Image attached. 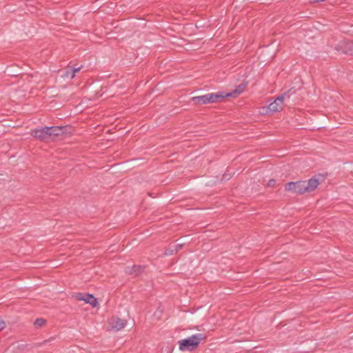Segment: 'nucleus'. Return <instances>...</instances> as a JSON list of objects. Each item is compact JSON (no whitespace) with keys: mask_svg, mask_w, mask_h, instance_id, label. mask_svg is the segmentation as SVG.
Wrapping results in <instances>:
<instances>
[{"mask_svg":"<svg viewBox=\"0 0 353 353\" xmlns=\"http://www.w3.org/2000/svg\"><path fill=\"white\" fill-rule=\"evenodd\" d=\"M319 184V180L315 178H311L308 181H291L285 185V190L303 194L313 191Z\"/></svg>","mask_w":353,"mask_h":353,"instance_id":"f257e3e1","label":"nucleus"},{"mask_svg":"<svg viewBox=\"0 0 353 353\" xmlns=\"http://www.w3.org/2000/svg\"><path fill=\"white\" fill-rule=\"evenodd\" d=\"M226 98V94H223V91L217 92L208 93L204 95L193 97L191 98L194 104L197 105H206L209 103H217L222 102Z\"/></svg>","mask_w":353,"mask_h":353,"instance_id":"f03ea898","label":"nucleus"},{"mask_svg":"<svg viewBox=\"0 0 353 353\" xmlns=\"http://www.w3.org/2000/svg\"><path fill=\"white\" fill-rule=\"evenodd\" d=\"M206 336L204 334L199 333L193 334L191 336L180 340L179 341V347L181 351L192 352L197 349L200 343L205 339Z\"/></svg>","mask_w":353,"mask_h":353,"instance_id":"7ed1b4c3","label":"nucleus"},{"mask_svg":"<svg viewBox=\"0 0 353 353\" xmlns=\"http://www.w3.org/2000/svg\"><path fill=\"white\" fill-rule=\"evenodd\" d=\"M48 130V127L35 128L31 131L30 134L41 141H48L50 139Z\"/></svg>","mask_w":353,"mask_h":353,"instance_id":"20e7f679","label":"nucleus"},{"mask_svg":"<svg viewBox=\"0 0 353 353\" xmlns=\"http://www.w3.org/2000/svg\"><path fill=\"white\" fill-rule=\"evenodd\" d=\"M334 49L343 54L353 55V41L344 40L335 46Z\"/></svg>","mask_w":353,"mask_h":353,"instance_id":"39448f33","label":"nucleus"},{"mask_svg":"<svg viewBox=\"0 0 353 353\" xmlns=\"http://www.w3.org/2000/svg\"><path fill=\"white\" fill-rule=\"evenodd\" d=\"M127 321L120 318L112 316L109 320L110 330L119 331L126 325Z\"/></svg>","mask_w":353,"mask_h":353,"instance_id":"423d86ee","label":"nucleus"},{"mask_svg":"<svg viewBox=\"0 0 353 353\" xmlns=\"http://www.w3.org/2000/svg\"><path fill=\"white\" fill-rule=\"evenodd\" d=\"M283 97L278 96L273 102L270 103L268 106V110L270 112L274 113L280 112L283 110Z\"/></svg>","mask_w":353,"mask_h":353,"instance_id":"0eeeda50","label":"nucleus"},{"mask_svg":"<svg viewBox=\"0 0 353 353\" xmlns=\"http://www.w3.org/2000/svg\"><path fill=\"white\" fill-rule=\"evenodd\" d=\"M248 85L247 82H243L239 84L236 87V88L230 92H223V94H226L227 97H236L239 95H240L241 93L243 92V91L245 90L246 87Z\"/></svg>","mask_w":353,"mask_h":353,"instance_id":"6e6552de","label":"nucleus"},{"mask_svg":"<svg viewBox=\"0 0 353 353\" xmlns=\"http://www.w3.org/2000/svg\"><path fill=\"white\" fill-rule=\"evenodd\" d=\"M50 130V137L52 136L58 137L60 135H62L65 133V130L67 127L66 126H50L48 127Z\"/></svg>","mask_w":353,"mask_h":353,"instance_id":"1a4fd4ad","label":"nucleus"},{"mask_svg":"<svg viewBox=\"0 0 353 353\" xmlns=\"http://www.w3.org/2000/svg\"><path fill=\"white\" fill-rule=\"evenodd\" d=\"M297 89H295L294 88H291L289 90H288L286 92L281 94V97H283V99L285 100H290L292 97H293L292 101H295L297 99L296 97H294L297 92Z\"/></svg>","mask_w":353,"mask_h":353,"instance_id":"9d476101","label":"nucleus"},{"mask_svg":"<svg viewBox=\"0 0 353 353\" xmlns=\"http://www.w3.org/2000/svg\"><path fill=\"white\" fill-rule=\"evenodd\" d=\"M144 268L145 266L133 265L132 268H130V270H129V271H128L127 272L130 275L137 276L144 270Z\"/></svg>","mask_w":353,"mask_h":353,"instance_id":"9b49d317","label":"nucleus"},{"mask_svg":"<svg viewBox=\"0 0 353 353\" xmlns=\"http://www.w3.org/2000/svg\"><path fill=\"white\" fill-rule=\"evenodd\" d=\"M72 297L76 300L83 301L85 303H88V293L77 292L73 294Z\"/></svg>","mask_w":353,"mask_h":353,"instance_id":"f8f14e48","label":"nucleus"},{"mask_svg":"<svg viewBox=\"0 0 353 353\" xmlns=\"http://www.w3.org/2000/svg\"><path fill=\"white\" fill-rule=\"evenodd\" d=\"M80 68H81V67H79V68H69L66 71V72L65 74V77H70V79H73L75 77V73L77 72H78L80 70Z\"/></svg>","mask_w":353,"mask_h":353,"instance_id":"ddd939ff","label":"nucleus"},{"mask_svg":"<svg viewBox=\"0 0 353 353\" xmlns=\"http://www.w3.org/2000/svg\"><path fill=\"white\" fill-rule=\"evenodd\" d=\"M90 305L97 309L99 307L98 299L92 294H90Z\"/></svg>","mask_w":353,"mask_h":353,"instance_id":"4468645a","label":"nucleus"},{"mask_svg":"<svg viewBox=\"0 0 353 353\" xmlns=\"http://www.w3.org/2000/svg\"><path fill=\"white\" fill-rule=\"evenodd\" d=\"M46 320L43 319V318H37L35 321H34V325L38 327H41L42 326H43L44 325H46Z\"/></svg>","mask_w":353,"mask_h":353,"instance_id":"2eb2a0df","label":"nucleus"},{"mask_svg":"<svg viewBox=\"0 0 353 353\" xmlns=\"http://www.w3.org/2000/svg\"><path fill=\"white\" fill-rule=\"evenodd\" d=\"M176 254V252L174 251V248H166L164 251V253L163 254L165 256H170V255H174Z\"/></svg>","mask_w":353,"mask_h":353,"instance_id":"dca6fc26","label":"nucleus"},{"mask_svg":"<svg viewBox=\"0 0 353 353\" xmlns=\"http://www.w3.org/2000/svg\"><path fill=\"white\" fill-rule=\"evenodd\" d=\"M184 244L183 243H180V244H177L176 245H174V251L176 252V253H177L181 249H182V248L183 247Z\"/></svg>","mask_w":353,"mask_h":353,"instance_id":"f3484780","label":"nucleus"},{"mask_svg":"<svg viewBox=\"0 0 353 353\" xmlns=\"http://www.w3.org/2000/svg\"><path fill=\"white\" fill-rule=\"evenodd\" d=\"M276 180H275V179H270V180L268 181V185L269 187H274V186L275 185V184H276Z\"/></svg>","mask_w":353,"mask_h":353,"instance_id":"a211bd4d","label":"nucleus"},{"mask_svg":"<svg viewBox=\"0 0 353 353\" xmlns=\"http://www.w3.org/2000/svg\"><path fill=\"white\" fill-rule=\"evenodd\" d=\"M6 327L5 321L1 320L0 321V331L3 330Z\"/></svg>","mask_w":353,"mask_h":353,"instance_id":"6ab92c4d","label":"nucleus"},{"mask_svg":"<svg viewBox=\"0 0 353 353\" xmlns=\"http://www.w3.org/2000/svg\"><path fill=\"white\" fill-rule=\"evenodd\" d=\"M52 339H53V338H50V339H48V340H44V341L42 342V343H41V344H42V345H45V344H46L48 341H51V340H52Z\"/></svg>","mask_w":353,"mask_h":353,"instance_id":"aec40b11","label":"nucleus"},{"mask_svg":"<svg viewBox=\"0 0 353 353\" xmlns=\"http://www.w3.org/2000/svg\"><path fill=\"white\" fill-rule=\"evenodd\" d=\"M325 0H314V2H323V1H325Z\"/></svg>","mask_w":353,"mask_h":353,"instance_id":"412c9836","label":"nucleus"},{"mask_svg":"<svg viewBox=\"0 0 353 353\" xmlns=\"http://www.w3.org/2000/svg\"><path fill=\"white\" fill-rule=\"evenodd\" d=\"M99 126V124L95 125L93 128L97 129Z\"/></svg>","mask_w":353,"mask_h":353,"instance_id":"4be33fe9","label":"nucleus"},{"mask_svg":"<svg viewBox=\"0 0 353 353\" xmlns=\"http://www.w3.org/2000/svg\"><path fill=\"white\" fill-rule=\"evenodd\" d=\"M92 125V124L90 123L89 124V126H90V132L91 131V126Z\"/></svg>","mask_w":353,"mask_h":353,"instance_id":"5701e85b","label":"nucleus"}]
</instances>
